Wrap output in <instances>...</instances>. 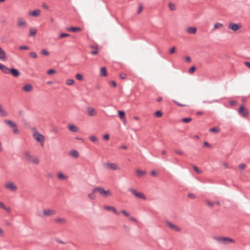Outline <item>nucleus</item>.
Returning a JSON list of instances; mask_svg holds the SVG:
<instances>
[{"mask_svg": "<svg viewBox=\"0 0 250 250\" xmlns=\"http://www.w3.org/2000/svg\"><path fill=\"white\" fill-rule=\"evenodd\" d=\"M213 239L216 240L219 243L224 245L228 244L229 243L235 242V240L233 239L228 237L214 236Z\"/></svg>", "mask_w": 250, "mask_h": 250, "instance_id": "f257e3e1", "label": "nucleus"}, {"mask_svg": "<svg viewBox=\"0 0 250 250\" xmlns=\"http://www.w3.org/2000/svg\"><path fill=\"white\" fill-rule=\"evenodd\" d=\"M94 191L98 192L101 195L104 197H108L111 195V192L109 190H105L101 187H97L94 188Z\"/></svg>", "mask_w": 250, "mask_h": 250, "instance_id": "f03ea898", "label": "nucleus"}, {"mask_svg": "<svg viewBox=\"0 0 250 250\" xmlns=\"http://www.w3.org/2000/svg\"><path fill=\"white\" fill-rule=\"evenodd\" d=\"M24 155L26 160L28 162H31L35 164H39V162L38 159L37 158L32 156L28 151H25L24 153Z\"/></svg>", "mask_w": 250, "mask_h": 250, "instance_id": "7ed1b4c3", "label": "nucleus"}, {"mask_svg": "<svg viewBox=\"0 0 250 250\" xmlns=\"http://www.w3.org/2000/svg\"><path fill=\"white\" fill-rule=\"evenodd\" d=\"M237 112L239 115L242 117H247L249 116L248 110L245 108L244 105L241 104L239 108L238 109Z\"/></svg>", "mask_w": 250, "mask_h": 250, "instance_id": "20e7f679", "label": "nucleus"}, {"mask_svg": "<svg viewBox=\"0 0 250 250\" xmlns=\"http://www.w3.org/2000/svg\"><path fill=\"white\" fill-rule=\"evenodd\" d=\"M129 191H131V193L134 195L137 198L146 200V197L142 192H138L136 189L130 188L129 189Z\"/></svg>", "mask_w": 250, "mask_h": 250, "instance_id": "39448f33", "label": "nucleus"}, {"mask_svg": "<svg viewBox=\"0 0 250 250\" xmlns=\"http://www.w3.org/2000/svg\"><path fill=\"white\" fill-rule=\"evenodd\" d=\"M33 136L36 141L38 142L41 143V145L42 146L43 144V142L44 140V136L38 132L35 133Z\"/></svg>", "mask_w": 250, "mask_h": 250, "instance_id": "423d86ee", "label": "nucleus"}, {"mask_svg": "<svg viewBox=\"0 0 250 250\" xmlns=\"http://www.w3.org/2000/svg\"><path fill=\"white\" fill-rule=\"evenodd\" d=\"M241 26L242 25L240 23H235L231 22L229 24L228 27L229 29L235 32L237 31L240 27H241Z\"/></svg>", "mask_w": 250, "mask_h": 250, "instance_id": "0eeeda50", "label": "nucleus"}, {"mask_svg": "<svg viewBox=\"0 0 250 250\" xmlns=\"http://www.w3.org/2000/svg\"><path fill=\"white\" fill-rule=\"evenodd\" d=\"M27 25V23L24 20L22 19L21 18H19L18 19V22L17 26L21 28H26Z\"/></svg>", "mask_w": 250, "mask_h": 250, "instance_id": "6e6552de", "label": "nucleus"}, {"mask_svg": "<svg viewBox=\"0 0 250 250\" xmlns=\"http://www.w3.org/2000/svg\"><path fill=\"white\" fill-rule=\"evenodd\" d=\"M5 187L6 188H9L12 191H15L17 189V186L15 185L12 182L8 183L6 185Z\"/></svg>", "mask_w": 250, "mask_h": 250, "instance_id": "1a4fd4ad", "label": "nucleus"}, {"mask_svg": "<svg viewBox=\"0 0 250 250\" xmlns=\"http://www.w3.org/2000/svg\"><path fill=\"white\" fill-rule=\"evenodd\" d=\"M10 74L15 77H18L20 75L19 70L15 68H11L10 69Z\"/></svg>", "mask_w": 250, "mask_h": 250, "instance_id": "9d476101", "label": "nucleus"}, {"mask_svg": "<svg viewBox=\"0 0 250 250\" xmlns=\"http://www.w3.org/2000/svg\"><path fill=\"white\" fill-rule=\"evenodd\" d=\"M166 224L168 227H169L171 229L173 230H174L176 231H180L181 230V229L180 228L175 226L170 222L167 221Z\"/></svg>", "mask_w": 250, "mask_h": 250, "instance_id": "9b49d317", "label": "nucleus"}, {"mask_svg": "<svg viewBox=\"0 0 250 250\" xmlns=\"http://www.w3.org/2000/svg\"><path fill=\"white\" fill-rule=\"evenodd\" d=\"M106 165V168L107 169H111L112 170H116L118 168L117 165L116 163H106L105 164Z\"/></svg>", "mask_w": 250, "mask_h": 250, "instance_id": "f8f14e48", "label": "nucleus"}, {"mask_svg": "<svg viewBox=\"0 0 250 250\" xmlns=\"http://www.w3.org/2000/svg\"><path fill=\"white\" fill-rule=\"evenodd\" d=\"M40 13H41V10L38 9L34 10H32V11H30L29 12V15H30V16H32L33 17H35L39 16L40 15Z\"/></svg>", "mask_w": 250, "mask_h": 250, "instance_id": "ddd939ff", "label": "nucleus"}, {"mask_svg": "<svg viewBox=\"0 0 250 250\" xmlns=\"http://www.w3.org/2000/svg\"><path fill=\"white\" fill-rule=\"evenodd\" d=\"M104 208L105 209H107L108 210H111L115 214L119 215L120 214V212H118L117 209L113 207L112 206H105Z\"/></svg>", "mask_w": 250, "mask_h": 250, "instance_id": "4468645a", "label": "nucleus"}, {"mask_svg": "<svg viewBox=\"0 0 250 250\" xmlns=\"http://www.w3.org/2000/svg\"><path fill=\"white\" fill-rule=\"evenodd\" d=\"M4 122L12 128L17 126V124L11 120H5Z\"/></svg>", "mask_w": 250, "mask_h": 250, "instance_id": "2eb2a0df", "label": "nucleus"}, {"mask_svg": "<svg viewBox=\"0 0 250 250\" xmlns=\"http://www.w3.org/2000/svg\"><path fill=\"white\" fill-rule=\"evenodd\" d=\"M197 28L195 27H189L187 29V32L190 34H195L197 32Z\"/></svg>", "mask_w": 250, "mask_h": 250, "instance_id": "dca6fc26", "label": "nucleus"}, {"mask_svg": "<svg viewBox=\"0 0 250 250\" xmlns=\"http://www.w3.org/2000/svg\"><path fill=\"white\" fill-rule=\"evenodd\" d=\"M32 85L30 83H27L24 85L22 89L25 92H30L32 90Z\"/></svg>", "mask_w": 250, "mask_h": 250, "instance_id": "f3484780", "label": "nucleus"}, {"mask_svg": "<svg viewBox=\"0 0 250 250\" xmlns=\"http://www.w3.org/2000/svg\"><path fill=\"white\" fill-rule=\"evenodd\" d=\"M0 60L5 61L6 53L0 47Z\"/></svg>", "mask_w": 250, "mask_h": 250, "instance_id": "a211bd4d", "label": "nucleus"}, {"mask_svg": "<svg viewBox=\"0 0 250 250\" xmlns=\"http://www.w3.org/2000/svg\"><path fill=\"white\" fill-rule=\"evenodd\" d=\"M68 129L72 132H76L78 130V128L74 125L69 124L68 125Z\"/></svg>", "mask_w": 250, "mask_h": 250, "instance_id": "6ab92c4d", "label": "nucleus"}, {"mask_svg": "<svg viewBox=\"0 0 250 250\" xmlns=\"http://www.w3.org/2000/svg\"><path fill=\"white\" fill-rule=\"evenodd\" d=\"M43 212L44 215L49 216L55 214V211L53 209L43 210Z\"/></svg>", "mask_w": 250, "mask_h": 250, "instance_id": "aec40b11", "label": "nucleus"}, {"mask_svg": "<svg viewBox=\"0 0 250 250\" xmlns=\"http://www.w3.org/2000/svg\"><path fill=\"white\" fill-rule=\"evenodd\" d=\"M67 29L68 30L74 33L81 30V28L80 27L74 26H71L68 27Z\"/></svg>", "mask_w": 250, "mask_h": 250, "instance_id": "412c9836", "label": "nucleus"}, {"mask_svg": "<svg viewBox=\"0 0 250 250\" xmlns=\"http://www.w3.org/2000/svg\"><path fill=\"white\" fill-rule=\"evenodd\" d=\"M69 154L74 158H77L79 156V152L75 149H72L69 152Z\"/></svg>", "mask_w": 250, "mask_h": 250, "instance_id": "4be33fe9", "label": "nucleus"}, {"mask_svg": "<svg viewBox=\"0 0 250 250\" xmlns=\"http://www.w3.org/2000/svg\"><path fill=\"white\" fill-rule=\"evenodd\" d=\"M100 76L103 77H105L107 76V71L105 67L103 66L101 68Z\"/></svg>", "mask_w": 250, "mask_h": 250, "instance_id": "5701e85b", "label": "nucleus"}, {"mask_svg": "<svg viewBox=\"0 0 250 250\" xmlns=\"http://www.w3.org/2000/svg\"><path fill=\"white\" fill-rule=\"evenodd\" d=\"M87 111L88 114L91 116H94L96 114L95 109L91 107H88L87 108Z\"/></svg>", "mask_w": 250, "mask_h": 250, "instance_id": "b1692460", "label": "nucleus"}, {"mask_svg": "<svg viewBox=\"0 0 250 250\" xmlns=\"http://www.w3.org/2000/svg\"><path fill=\"white\" fill-rule=\"evenodd\" d=\"M57 177L60 180H65L68 178L66 175H64L62 172H59Z\"/></svg>", "mask_w": 250, "mask_h": 250, "instance_id": "393cba45", "label": "nucleus"}, {"mask_svg": "<svg viewBox=\"0 0 250 250\" xmlns=\"http://www.w3.org/2000/svg\"><path fill=\"white\" fill-rule=\"evenodd\" d=\"M0 115L3 117H6L8 115L7 112L2 109V106L0 104Z\"/></svg>", "mask_w": 250, "mask_h": 250, "instance_id": "a878e982", "label": "nucleus"}, {"mask_svg": "<svg viewBox=\"0 0 250 250\" xmlns=\"http://www.w3.org/2000/svg\"><path fill=\"white\" fill-rule=\"evenodd\" d=\"M118 115L121 119H123L125 117V113L123 110H119L118 111Z\"/></svg>", "mask_w": 250, "mask_h": 250, "instance_id": "bb28decb", "label": "nucleus"}, {"mask_svg": "<svg viewBox=\"0 0 250 250\" xmlns=\"http://www.w3.org/2000/svg\"><path fill=\"white\" fill-rule=\"evenodd\" d=\"M97 191H94V188L92 190V191L91 193H89L88 194V197L89 199H91V200H95L96 199V196L94 194V193L95 192H96Z\"/></svg>", "mask_w": 250, "mask_h": 250, "instance_id": "cd10ccee", "label": "nucleus"}, {"mask_svg": "<svg viewBox=\"0 0 250 250\" xmlns=\"http://www.w3.org/2000/svg\"><path fill=\"white\" fill-rule=\"evenodd\" d=\"M37 33V30L35 28H32L29 30V36L31 37H33L36 35Z\"/></svg>", "mask_w": 250, "mask_h": 250, "instance_id": "c85d7f7f", "label": "nucleus"}, {"mask_svg": "<svg viewBox=\"0 0 250 250\" xmlns=\"http://www.w3.org/2000/svg\"><path fill=\"white\" fill-rule=\"evenodd\" d=\"M136 173L139 176H143L146 174V171L144 170H141L140 169H137L136 171Z\"/></svg>", "mask_w": 250, "mask_h": 250, "instance_id": "c756f323", "label": "nucleus"}, {"mask_svg": "<svg viewBox=\"0 0 250 250\" xmlns=\"http://www.w3.org/2000/svg\"><path fill=\"white\" fill-rule=\"evenodd\" d=\"M55 222L60 224H63L66 222V220L64 218H57L55 219Z\"/></svg>", "mask_w": 250, "mask_h": 250, "instance_id": "7c9ffc66", "label": "nucleus"}, {"mask_svg": "<svg viewBox=\"0 0 250 250\" xmlns=\"http://www.w3.org/2000/svg\"><path fill=\"white\" fill-rule=\"evenodd\" d=\"M219 131H220V129L217 126L213 127L210 128L209 129V131L211 132L217 133V132H219Z\"/></svg>", "mask_w": 250, "mask_h": 250, "instance_id": "2f4dec72", "label": "nucleus"}, {"mask_svg": "<svg viewBox=\"0 0 250 250\" xmlns=\"http://www.w3.org/2000/svg\"><path fill=\"white\" fill-rule=\"evenodd\" d=\"M0 208H3V209L6 210V211H7V212H10V208L6 207L2 202H0Z\"/></svg>", "mask_w": 250, "mask_h": 250, "instance_id": "473e14b6", "label": "nucleus"}, {"mask_svg": "<svg viewBox=\"0 0 250 250\" xmlns=\"http://www.w3.org/2000/svg\"><path fill=\"white\" fill-rule=\"evenodd\" d=\"M169 8L171 11H174L176 10V6L174 3L169 2L168 3Z\"/></svg>", "mask_w": 250, "mask_h": 250, "instance_id": "72a5a7b5", "label": "nucleus"}, {"mask_svg": "<svg viewBox=\"0 0 250 250\" xmlns=\"http://www.w3.org/2000/svg\"><path fill=\"white\" fill-rule=\"evenodd\" d=\"M223 26V24L219 22L215 23L213 26V29L220 28Z\"/></svg>", "mask_w": 250, "mask_h": 250, "instance_id": "f704fd0d", "label": "nucleus"}, {"mask_svg": "<svg viewBox=\"0 0 250 250\" xmlns=\"http://www.w3.org/2000/svg\"><path fill=\"white\" fill-rule=\"evenodd\" d=\"M10 69L7 67L6 66L3 68V70L1 71L3 73L6 74H10Z\"/></svg>", "mask_w": 250, "mask_h": 250, "instance_id": "c9c22d12", "label": "nucleus"}, {"mask_svg": "<svg viewBox=\"0 0 250 250\" xmlns=\"http://www.w3.org/2000/svg\"><path fill=\"white\" fill-rule=\"evenodd\" d=\"M192 120V119L190 117L184 118L182 119V121L184 123H188Z\"/></svg>", "mask_w": 250, "mask_h": 250, "instance_id": "e433bc0d", "label": "nucleus"}, {"mask_svg": "<svg viewBox=\"0 0 250 250\" xmlns=\"http://www.w3.org/2000/svg\"><path fill=\"white\" fill-rule=\"evenodd\" d=\"M154 115L157 117H161L163 115V113L160 110H157L155 112Z\"/></svg>", "mask_w": 250, "mask_h": 250, "instance_id": "4c0bfd02", "label": "nucleus"}, {"mask_svg": "<svg viewBox=\"0 0 250 250\" xmlns=\"http://www.w3.org/2000/svg\"><path fill=\"white\" fill-rule=\"evenodd\" d=\"M76 78L79 80V81H82L83 80V75L80 73H78L75 76Z\"/></svg>", "mask_w": 250, "mask_h": 250, "instance_id": "58836bf2", "label": "nucleus"}, {"mask_svg": "<svg viewBox=\"0 0 250 250\" xmlns=\"http://www.w3.org/2000/svg\"><path fill=\"white\" fill-rule=\"evenodd\" d=\"M74 83V80L73 79H68L66 81V83L68 85H71L73 84Z\"/></svg>", "mask_w": 250, "mask_h": 250, "instance_id": "ea45409f", "label": "nucleus"}, {"mask_svg": "<svg viewBox=\"0 0 250 250\" xmlns=\"http://www.w3.org/2000/svg\"><path fill=\"white\" fill-rule=\"evenodd\" d=\"M221 99L214 100L211 101H204V103L212 104L213 103H219Z\"/></svg>", "mask_w": 250, "mask_h": 250, "instance_id": "a19ab883", "label": "nucleus"}, {"mask_svg": "<svg viewBox=\"0 0 250 250\" xmlns=\"http://www.w3.org/2000/svg\"><path fill=\"white\" fill-rule=\"evenodd\" d=\"M41 54L44 56H48L49 54V52L45 49H43L41 51Z\"/></svg>", "mask_w": 250, "mask_h": 250, "instance_id": "79ce46f5", "label": "nucleus"}, {"mask_svg": "<svg viewBox=\"0 0 250 250\" xmlns=\"http://www.w3.org/2000/svg\"><path fill=\"white\" fill-rule=\"evenodd\" d=\"M195 70H196V67L193 65V66H192L191 67H190V68L189 69V70H188V72L190 74H192L193 72H194Z\"/></svg>", "mask_w": 250, "mask_h": 250, "instance_id": "37998d69", "label": "nucleus"}, {"mask_svg": "<svg viewBox=\"0 0 250 250\" xmlns=\"http://www.w3.org/2000/svg\"><path fill=\"white\" fill-rule=\"evenodd\" d=\"M89 139L91 141H92L93 143L97 142V138L95 136H90Z\"/></svg>", "mask_w": 250, "mask_h": 250, "instance_id": "c03bdc74", "label": "nucleus"}, {"mask_svg": "<svg viewBox=\"0 0 250 250\" xmlns=\"http://www.w3.org/2000/svg\"><path fill=\"white\" fill-rule=\"evenodd\" d=\"M69 35L65 33H61L59 35V38H62L66 37H68Z\"/></svg>", "mask_w": 250, "mask_h": 250, "instance_id": "a18cd8bd", "label": "nucleus"}, {"mask_svg": "<svg viewBox=\"0 0 250 250\" xmlns=\"http://www.w3.org/2000/svg\"><path fill=\"white\" fill-rule=\"evenodd\" d=\"M56 70L54 69H50L47 71V74L48 75H52L56 73Z\"/></svg>", "mask_w": 250, "mask_h": 250, "instance_id": "49530a36", "label": "nucleus"}, {"mask_svg": "<svg viewBox=\"0 0 250 250\" xmlns=\"http://www.w3.org/2000/svg\"><path fill=\"white\" fill-rule=\"evenodd\" d=\"M193 168L194 170L196 172H197V173H198V174H200V173H201L202 171H201L200 169H199L197 167H196V166H194L193 167Z\"/></svg>", "mask_w": 250, "mask_h": 250, "instance_id": "de8ad7c7", "label": "nucleus"}, {"mask_svg": "<svg viewBox=\"0 0 250 250\" xmlns=\"http://www.w3.org/2000/svg\"><path fill=\"white\" fill-rule=\"evenodd\" d=\"M173 103L180 107H184L186 106L185 104H181L175 100H173Z\"/></svg>", "mask_w": 250, "mask_h": 250, "instance_id": "09e8293b", "label": "nucleus"}, {"mask_svg": "<svg viewBox=\"0 0 250 250\" xmlns=\"http://www.w3.org/2000/svg\"><path fill=\"white\" fill-rule=\"evenodd\" d=\"M98 48L97 46L95 47L94 49L90 52V53L92 55H96L98 54Z\"/></svg>", "mask_w": 250, "mask_h": 250, "instance_id": "8fccbe9b", "label": "nucleus"}, {"mask_svg": "<svg viewBox=\"0 0 250 250\" xmlns=\"http://www.w3.org/2000/svg\"><path fill=\"white\" fill-rule=\"evenodd\" d=\"M19 48L20 50H28L29 47L26 45H21L19 46Z\"/></svg>", "mask_w": 250, "mask_h": 250, "instance_id": "3c124183", "label": "nucleus"}, {"mask_svg": "<svg viewBox=\"0 0 250 250\" xmlns=\"http://www.w3.org/2000/svg\"><path fill=\"white\" fill-rule=\"evenodd\" d=\"M237 102L235 100H231L229 101V104L232 106H235L237 104Z\"/></svg>", "mask_w": 250, "mask_h": 250, "instance_id": "603ef678", "label": "nucleus"}, {"mask_svg": "<svg viewBox=\"0 0 250 250\" xmlns=\"http://www.w3.org/2000/svg\"><path fill=\"white\" fill-rule=\"evenodd\" d=\"M175 50H176L175 47V46L172 47L169 50V53L170 54H173L174 53H175Z\"/></svg>", "mask_w": 250, "mask_h": 250, "instance_id": "864d4df0", "label": "nucleus"}, {"mask_svg": "<svg viewBox=\"0 0 250 250\" xmlns=\"http://www.w3.org/2000/svg\"><path fill=\"white\" fill-rule=\"evenodd\" d=\"M13 132L14 134H17L19 133V130L17 128V126L15 128H13Z\"/></svg>", "mask_w": 250, "mask_h": 250, "instance_id": "5fc2aeb1", "label": "nucleus"}, {"mask_svg": "<svg viewBox=\"0 0 250 250\" xmlns=\"http://www.w3.org/2000/svg\"><path fill=\"white\" fill-rule=\"evenodd\" d=\"M30 55L31 57L33 58H36L37 56V54L35 52H31L30 53Z\"/></svg>", "mask_w": 250, "mask_h": 250, "instance_id": "6e6d98bb", "label": "nucleus"}, {"mask_svg": "<svg viewBox=\"0 0 250 250\" xmlns=\"http://www.w3.org/2000/svg\"><path fill=\"white\" fill-rule=\"evenodd\" d=\"M119 77L121 79H125L126 78V75L125 74L120 73Z\"/></svg>", "mask_w": 250, "mask_h": 250, "instance_id": "4d7b16f0", "label": "nucleus"}, {"mask_svg": "<svg viewBox=\"0 0 250 250\" xmlns=\"http://www.w3.org/2000/svg\"><path fill=\"white\" fill-rule=\"evenodd\" d=\"M121 212L126 217H128L129 216V213L125 210H122Z\"/></svg>", "mask_w": 250, "mask_h": 250, "instance_id": "13d9d810", "label": "nucleus"}, {"mask_svg": "<svg viewBox=\"0 0 250 250\" xmlns=\"http://www.w3.org/2000/svg\"><path fill=\"white\" fill-rule=\"evenodd\" d=\"M246 167V165L244 163H242V164H241L239 166V168L241 169H243L244 168H245Z\"/></svg>", "mask_w": 250, "mask_h": 250, "instance_id": "bf43d9fd", "label": "nucleus"}, {"mask_svg": "<svg viewBox=\"0 0 250 250\" xmlns=\"http://www.w3.org/2000/svg\"><path fill=\"white\" fill-rule=\"evenodd\" d=\"M188 197L191 199H194V198H195L196 196L193 193H190L188 194Z\"/></svg>", "mask_w": 250, "mask_h": 250, "instance_id": "052dcab7", "label": "nucleus"}, {"mask_svg": "<svg viewBox=\"0 0 250 250\" xmlns=\"http://www.w3.org/2000/svg\"><path fill=\"white\" fill-rule=\"evenodd\" d=\"M103 139L105 140H108L109 139V135L108 134H105L103 136Z\"/></svg>", "mask_w": 250, "mask_h": 250, "instance_id": "680f3d73", "label": "nucleus"}, {"mask_svg": "<svg viewBox=\"0 0 250 250\" xmlns=\"http://www.w3.org/2000/svg\"><path fill=\"white\" fill-rule=\"evenodd\" d=\"M185 60L188 63H189L191 62V59L190 57L189 56H186L185 58Z\"/></svg>", "mask_w": 250, "mask_h": 250, "instance_id": "e2e57ef3", "label": "nucleus"}, {"mask_svg": "<svg viewBox=\"0 0 250 250\" xmlns=\"http://www.w3.org/2000/svg\"><path fill=\"white\" fill-rule=\"evenodd\" d=\"M150 174L152 176L154 177H156L157 176V173L155 170L151 171Z\"/></svg>", "mask_w": 250, "mask_h": 250, "instance_id": "0e129e2a", "label": "nucleus"}, {"mask_svg": "<svg viewBox=\"0 0 250 250\" xmlns=\"http://www.w3.org/2000/svg\"><path fill=\"white\" fill-rule=\"evenodd\" d=\"M210 145L208 142H204L203 143V146L210 147Z\"/></svg>", "mask_w": 250, "mask_h": 250, "instance_id": "69168bd1", "label": "nucleus"}, {"mask_svg": "<svg viewBox=\"0 0 250 250\" xmlns=\"http://www.w3.org/2000/svg\"><path fill=\"white\" fill-rule=\"evenodd\" d=\"M111 84L112 86L114 87H115L117 86V84H116L115 81H111Z\"/></svg>", "mask_w": 250, "mask_h": 250, "instance_id": "338daca9", "label": "nucleus"}, {"mask_svg": "<svg viewBox=\"0 0 250 250\" xmlns=\"http://www.w3.org/2000/svg\"><path fill=\"white\" fill-rule=\"evenodd\" d=\"M245 64L246 66H247L248 68L250 69V62H245Z\"/></svg>", "mask_w": 250, "mask_h": 250, "instance_id": "774afa93", "label": "nucleus"}]
</instances>
